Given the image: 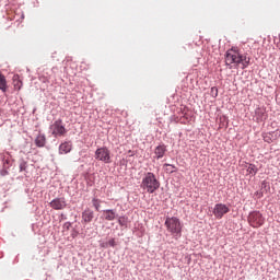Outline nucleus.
<instances>
[{
	"instance_id": "4",
	"label": "nucleus",
	"mask_w": 280,
	"mask_h": 280,
	"mask_svg": "<svg viewBox=\"0 0 280 280\" xmlns=\"http://www.w3.org/2000/svg\"><path fill=\"white\" fill-rule=\"evenodd\" d=\"M247 221L248 224L253 226V229H259V226H264L266 219L261 212L253 211L249 213Z\"/></svg>"
},
{
	"instance_id": "17",
	"label": "nucleus",
	"mask_w": 280,
	"mask_h": 280,
	"mask_svg": "<svg viewBox=\"0 0 280 280\" xmlns=\"http://www.w3.org/2000/svg\"><path fill=\"white\" fill-rule=\"evenodd\" d=\"M118 224H119L120 226H127V224H128V218H126V217H119V218H118Z\"/></svg>"
},
{
	"instance_id": "11",
	"label": "nucleus",
	"mask_w": 280,
	"mask_h": 280,
	"mask_svg": "<svg viewBox=\"0 0 280 280\" xmlns=\"http://www.w3.org/2000/svg\"><path fill=\"white\" fill-rule=\"evenodd\" d=\"M71 150H72L71 142H63L59 145V154H69Z\"/></svg>"
},
{
	"instance_id": "7",
	"label": "nucleus",
	"mask_w": 280,
	"mask_h": 280,
	"mask_svg": "<svg viewBox=\"0 0 280 280\" xmlns=\"http://www.w3.org/2000/svg\"><path fill=\"white\" fill-rule=\"evenodd\" d=\"M229 211H231L229 206L224 203H217L213 208V215L217 218V220H222V218H224Z\"/></svg>"
},
{
	"instance_id": "9",
	"label": "nucleus",
	"mask_w": 280,
	"mask_h": 280,
	"mask_svg": "<svg viewBox=\"0 0 280 280\" xmlns=\"http://www.w3.org/2000/svg\"><path fill=\"white\" fill-rule=\"evenodd\" d=\"M166 152H167V147H165V144L158 145L154 150L155 159L158 160L163 159Z\"/></svg>"
},
{
	"instance_id": "16",
	"label": "nucleus",
	"mask_w": 280,
	"mask_h": 280,
	"mask_svg": "<svg viewBox=\"0 0 280 280\" xmlns=\"http://www.w3.org/2000/svg\"><path fill=\"white\" fill-rule=\"evenodd\" d=\"M92 205L95 208L96 211H100V207L102 205V200L97 199V198H93L92 199Z\"/></svg>"
},
{
	"instance_id": "21",
	"label": "nucleus",
	"mask_w": 280,
	"mask_h": 280,
	"mask_svg": "<svg viewBox=\"0 0 280 280\" xmlns=\"http://www.w3.org/2000/svg\"><path fill=\"white\" fill-rule=\"evenodd\" d=\"M261 187H262V189H266V187H268V183L265 180V182H262L261 183Z\"/></svg>"
},
{
	"instance_id": "1",
	"label": "nucleus",
	"mask_w": 280,
	"mask_h": 280,
	"mask_svg": "<svg viewBox=\"0 0 280 280\" xmlns=\"http://www.w3.org/2000/svg\"><path fill=\"white\" fill-rule=\"evenodd\" d=\"M225 63L231 67H240L241 69H246L250 65V57L247 52H242L237 48H232L226 51Z\"/></svg>"
},
{
	"instance_id": "22",
	"label": "nucleus",
	"mask_w": 280,
	"mask_h": 280,
	"mask_svg": "<svg viewBox=\"0 0 280 280\" xmlns=\"http://www.w3.org/2000/svg\"><path fill=\"white\" fill-rule=\"evenodd\" d=\"M5 174H8V172L4 171V173L2 174V176H5Z\"/></svg>"
},
{
	"instance_id": "18",
	"label": "nucleus",
	"mask_w": 280,
	"mask_h": 280,
	"mask_svg": "<svg viewBox=\"0 0 280 280\" xmlns=\"http://www.w3.org/2000/svg\"><path fill=\"white\" fill-rule=\"evenodd\" d=\"M164 167H166V172H168V174H174L176 167L172 164H164Z\"/></svg>"
},
{
	"instance_id": "3",
	"label": "nucleus",
	"mask_w": 280,
	"mask_h": 280,
	"mask_svg": "<svg viewBox=\"0 0 280 280\" xmlns=\"http://www.w3.org/2000/svg\"><path fill=\"white\" fill-rule=\"evenodd\" d=\"M164 224L166 226V231H168L175 240H178L183 234V223H180V219L176 217H167Z\"/></svg>"
},
{
	"instance_id": "15",
	"label": "nucleus",
	"mask_w": 280,
	"mask_h": 280,
	"mask_svg": "<svg viewBox=\"0 0 280 280\" xmlns=\"http://www.w3.org/2000/svg\"><path fill=\"white\" fill-rule=\"evenodd\" d=\"M247 172L252 174V176H255V174H257L258 172L257 166H255L254 164H249L247 167Z\"/></svg>"
},
{
	"instance_id": "19",
	"label": "nucleus",
	"mask_w": 280,
	"mask_h": 280,
	"mask_svg": "<svg viewBox=\"0 0 280 280\" xmlns=\"http://www.w3.org/2000/svg\"><path fill=\"white\" fill-rule=\"evenodd\" d=\"M108 245L114 248V246H116L115 238L109 240Z\"/></svg>"
},
{
	"instance_id": "10",
	"label": "nucleus",
	"mask_w": 280,
	"mask_h": 280,
	"mask_svg": "<svg viewBox=\"0 0 280 280\" xmlns=\"http://www.w3.org/2000/svg\"><path fill=\"white\" fill-rule=\"evenodd\" d=\"M93 218H94L93 210L85 209L82 212V220H83V222H85V223L93 222Z\"/></svg>"
},
{
	"instance_id": "6",
	"label": "nucleus",
	"mask_w": 280,
	"mask_h": 280,
	"mask_svg": "<svg viewBox=\"0 0 280 280\" xmlns=\"http://www.w3.org/2000/svg\"><path fill=\"white\" fill-rule=\"evenodd\" d=\"M95 159L103 163H110V150L106 147H102L95 151Z\"/></svg>"
},
{
	"instance_id": "13",
	"label": "nucleus",
	"mask_w": 280,
	"mask_h": 280,
	"mask_svg": "<svg viewBox=\"0 0 280 280\" xmlns=\"http://www.w3.org/2000/svg\"><path fill=\"white\" fill-rule=\"evenodd\" d=\"M45 143H46L45 135L38 133V136L35 139V144L37 145V148H45Z\"/></svg>"
},
{
	"instance_id": "8",
	"label": "nucleus",
	"mask_w": 280,
	"mask_h": 280,
	"mask_svg": "<svg viewBox=\"0 0 280 280\" xmlns=\"http://www.w3.org/2000/svg\"><path fill=\"white\" fill-rule=\"evenodd\" d=\"M51 209H55L56 211H60L62 209H67V199L65 197L55 198L52 201H50Z\"/></svg>"
},
{
	"instance_id": "12",
	"label": "nucleus",
	"mask_w": 280,
	"mask_h": 280,
	"mask_svg": "<svg viewBox=\"0 0 280 280\" xmlns=\"http://www.w3.org/2000/svg\"><path fill=\"white\" fill-rule=\"evenodd\" d=\"M103 214L105 220H107L108 222H113V220L117 218V212L115 210H104Z\"/></svg>"
},
{
	"instance_id": "20",
	"label": "nucleus",
	"mask_w": 280,
	"mask_h": 280,
	"mask_svg": "<svg viewBox=\"0 0 280 280\" xmlns=\"http://www.w3.org/2000/svg\"><path fill=\"white\" fill-rule=\"evenodd\" d=\"M255 196H256L257 198H264V192H262V191H257V192L255 194Z\"/></svg>"
},
{
	"instance_id": "5",
	"label": "nucleus",
	"mask_w": 280,
	"mask_h": 280,
	"mask_svg": "<svg viewBox=\"0 0 280 280\" xmlns=\"http://www.w3.org/2000/svg\"><path fill=\"white\" fill-rule=\"evenodd\" d=\"M51 135L54 137H65L67 135V128H65V125L62 124V119L56 120L51 127Z\"/></svg>"
},
{
	"instance_id": "14",
	"label": "nucleus",
	"mask_w": 280,
	"mask_h": 280,
	"mask_svg": "<svg viewBox=\"0 0 280 280\" xmlns=\"http://www.w3.org/2000/svg\"><path fill=\"white\" fill-rule=\"evenodd\" d=\"M0 91L5 93L8 91V80H5V75L0 72Z\"/></svg>"
},
{
	"instance_id": "2",
	"label": "nucleus",
	"mask_w": 280,
	"mask_h": 280,
	"mask_svg": "<svg viewBox=\"0 0 280 280\" xmlns=\"http://www.w3.org/2000/svg\"><path fill=\"white\" fill-rule=\"evenodd\" d=\"M140 187L148 194H154V191L161 187V182L156 179V175H154V173L149 172L142 178Z\"/></svg>"
}]
</instances>
